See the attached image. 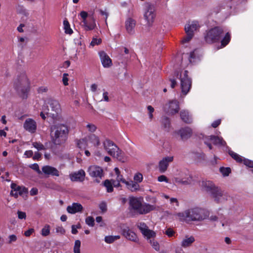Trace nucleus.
Returning <instances> with one entry per match:
<instances>
[{
	"mask_svg": "<svg viewBox=\"0 0 253 253\" xmlns=\"http://www.w3.org/2000/svg\"><path fill=\"white\" fill-rule=\"evenodd\" d=\"M103 185L106 188L107 192L111 193L113 191V183L111 180L106 179L103 183Z\"/></svg>",
	"mask_w": 253,
	"mask_h": 253,
	"instance_id": "obj_31",
	"label": "nucleus"
},
{
	"mask_svg": "<svg viewBox=\"0 0 253 253\" xmlns=\"http://www.w3.org/2000/svg\"><path fill=\"white\" fill-rule=\"evenodd\" d=\"M209 139L213 141L214 145H220L221 146H224L226 144L225 141H224L222 138H220L217 136L210 135L208 136Z\"/></svg>",
	"mask_w": 253,
	"mask_h": 253,
	"instance_id": "obj_26",
	"label": "nucleus"
},
{
	"mask_svg": "<svg viewBox=\"0 0 253 253\" xmlns=\"http://www.w3.org/2000/svg\"><path fill=\"white\" fill-rule=\"evenodd\" d=\"M88 172L91 176L95 177V166H90L88 168Z\"/></svg>",
	"mask_w": 253,
	"mask_h": 253,
	"instance_id": "obj_53",
	"label": "nucleus"
},
{
	"mask_svg": "<svg viewBox=\"0 0 253 253\" xmlns=\"http://www.w3.org/2000/svg\"><path fill=\"white\" fill-rule=\"evenodd\" d=\"M181 120L186 124H190L192 122L191 117L189 116L188 112L183 110L180 112Z\"/></svg>",
	"mask_w": 253,
	"mask_h": 253,
	"instance_id": "obj_28",
	"label": "nucleus"
},
{
	"mask_svg": "<svg viewBox=\"0 0 253 253\" xmlns=\"http://www.w3.org/2000/svg\"><path fill=\"white\" fill-rule=\"evenodd\" d=\"M155 7L153 4L147 3L145 6V12L144 15L145 19L147 21L148 27H151L155 17Z\"/></svg>",
	"mask_w": 253,
	"mask_h": 253,
	"instance_id": "obj_10",
	"label": "nucleus"
},
{
	"mask_svg": "<svg viewBox=\"0 0 253 253\" xmlns=\"http://www.w3.org/2000/svg\"><path fill=\"white\" fill-rule=\"evenodd\" d=\"M229 154L233 159L236 160L237 162L242 163L243 162V159L242 157L237 153L234 152L233 151H229Z\"/></svg>",
	"mask_w": 253,
	"mask_h": 253,
	"instance_id": "obj_36",
	"label": "nucleus"
},
{
	"mask_svg": "<svg viewBox=\"0 0 253 253\" xmlns=\"http://www.w3.org/2000/svg\"><path fill=\"white\" fill-rule=\"evenodd\" d=\"M98 54L103 66L104 68H109L112 65V59L104 51L99 52Z\"/></svg>",
	"mask_w": 253,
	"mask_h": 253,
	"instance_id": "obj_14",
	"label": "nucleus"
},
{
	"mask_svg": "<svg viewBox=\"0 0 253 253\" xmlns=\"http://www.w3.org/2000/svg\"><path fill=\"white\" fill-rule=\"evenodd\" d=\"M42 170L45 174H51L56 176L59 175V171L56 168L49 166H43L42 168Z\"/></svg>",
	"mask_w": 253,
	"mask_h": 253,
	"instance_id": "obj_21",
	"label": "nucleus"
},
{
	"mask_svg": "<svg viewBox=\"0 0 253 253\" xmlns=\"http://www.w3.org/2000/svg\"><path fill=\"white\" fill-rule=\"evenodd\" d=\"M133 179L134 181L136 183H140L143 179L142 174L141 173L138 172L134 175Z\"/></svg>",
	"mask_w": 253,
	"mask_h": 253,
	"instance_id": "obj_47",
	"label": "nucleus"
},
{
	"mask_svg": "<svg viewBox=\"0 0 253 253\" xmlns=\"http://www.w3.org/2000/svg\"><path fill=\"white\" fill-rule=\"evenodd\" d=\"M98 12L100 15L104 17V19L105 21L106 24H107V19L109 15V13L107 10V9H105L104 10L100 9L98 10Z\"/></svg>",
	"mask_w": 253,
	"mask_h": 253,
	"instance_id": "obj_43",
	"label": "nucleus"
},
{
	"mask_svg": "<svg viewBox=\"0 0 253 253\" xmlns=\"http://www.w3.org/2000/svg\"><path fill=\"white\" fill-rule=\"evenodd\" d=\"M81 241L79 240H77L75 242V245L74 247V253H80Z\"/></svg>",
	"mask_w": 253,
	"mask_h": 253,
	"instance_id": "obj_44",
	"label": "nucleus"
},
{
	"mask_svg": "<svg viewBox=\"0 0 253 253\" xmlns=\"http://www.w3.org/2000/svg\"><path fill=\"white\" fill-rule=\"evenodd\" d=\"M169 237H172L175 232L172 229H171V228H168L166 231H165V233Z\"/></svg>",
	"mask_w": 253,
	"mask_h": 253,
	"instance_id": "obj_51",
	"label": "nucleus"
},
{
	"mask_svg": "<svg viewBox=\"0 0 253 253\" xmlns=\"http://www.w3.org/2000/svg\"><path fill=\"white\" fill-rule=\"evenodd\" d=\"M68 76V74L67 73H64L63 74L62 81H63V84L64 85H68V79L67 77Z\"/></svg>",
	"mask_w": 253,
	"mask_h": 253,
	"instance_id": "obj_59",
	"label": "nucleus"
},
{
	"mask_svg": "<svg viewBox=\"0 0 253 253\" xmlns=\"http://www.w3.org/2000/svg\"><path fill=\"white\" fill-rule=\"evenodd\" d=\"M34 232V229L33 228L29 229L25 232L24 235L26 237H29Z\"/></svg>",
	"mask_w": 253,
	"mask_h": 253,
	"instance_id": "obj_62",
	"label": "nucleus"
},
{
	"mask_svg": "<svg viewBox=\"0 0 253 253\" xmlns=\"http://www.w3.org/2000/svg\"><path fill=\"white\" fill-rule=\"evenodd\" d=\"M192 177L189 176L186 179H180L178 178H176L175 179V181L177 183H180L184 185H188L190 184L191 183Z\"/></svg>",
	"mask_w": 253,
	"mask_h": 253,
	"instance_id": "obj_34",
	"label": "nucleus"
},
{
	"mask_svg": "<svg viewBox=\"0 0 253 253\" xmlns=\"http://www.w3.org/2000/svg\"><path fill=\"white\" fill-rule=\"evenodd\" d=\"M119 227L121 229L122 235L127 240L137 243L139 239L136 233L130 229L126 224L121 223Z\"/></svg>",
	"mask_w": 253,
	"mask_h": 253,
	"instance_id": "obj_9",
	"label": "nucleus"
},
{
	"mask_svg": "<svg viewBox=\"0 0 253 253\" xmlns=\"http://www.w3.org/2000/svg\"><path fill=\"white\" fill-rule=\"evenodd\" d=\"M158 180L159 182L165 181L166 182H168L169 179L165 175H162L158 177Z\"/></svg>",
	"mask_w": 253,
	"mask_h": 253,
	"instance_id": "obj_57",
	"label": "nucleus"
},
{
	"mask_svg": "<svg viewBox=\"0 0 253 253\" xmlns=\"http://www.w3.org/2000/svg\"><path fill=\"white\" fill-rule=\"evenodd\" d=\"M120 148L116 145V144H115V146H113L112 147V148H110L107 152L110 156L114 157L116 156L117 151Z\"/></svg>",
	"mask_w": 253,
	"mask_h": 253,
	"instance_id": "obj_40",
	"label": "nucleus"
},
{
	"mask_svg": "<svg viewBox=\"0 0 253 253\" xmlns=\"http://www.w3.org/2000/svg\"><path fill=\"white\" fill-rule=\"evenodd\" d=\"M223 34L222 28L220 27H215L206 32L204 39L206 42L212 43L218 42Z\"/></svg>",
	"mask_w": 253,
	"mask_h": 253,
	"instance_id": "obj_5",
	"label": "nucleus"
},
{
	"mask_svg": "<svg viewBox=\"0 0 253 253\" xmlns=\"http://www.w3.org/2000/svg\"><path fill=\"white\" fill-rule=\"evenodd\" d=\"M199 27V25L197 21H193L191 24H188L185 27V31H187L188 30V32L194 34V32L196 31Z\"/></svg>",
	"mask_w": 253,
	"mask_h": 253,
	"instance_id": "obj_25",
	"label": "nucleus"
},
{
	"mask_svg": "<svg viewBox=\"0 0 253 253\" xmlns=\"http://www.w3.org/2000/svg\"><path fill=\"white\" fill-rule=\"evenodd\" d=\"M104 176L103 169L98 166H96V177H99L101 178Z\"/></svg>",
	"mask_w": 253,
	"mask_h": 253,
	"instance_id": "obj_45",
	"label": "nucleus"
},
{
	"mask_svg": "<svg viewBox=\"0 0 253 253\" xmlns=\"http://www.w3.org/2000/svg\"><path fill=\"white\" fill-rule=\"evenodd\" d=\"M74 41L76 44L82 45L81 37L80 35H78L77 38H75Z\"/></svg>",
	"mask_w": 253,
	"mask_h": 253,
	"instance_id": "obj_56",
	"label": "nucleus"
},
{
	"mask_svg": "<svg viewBox=\"0 0 253 253\" xmlns=\"http://www.w3.org/2000/svg\"><path fill=\"white\" fill-rule=\"evenodd\" d=\"M30 83L25 73H21L14 81V88L23 98L27 97Z\"/></svg>",
	"mask_w": 253,
	"mask_h": 253,
	"instance_id": "obj_4",
	"label": "nucleus"
},
{
	"mask_svg": "<svg viewBox=\"0 0 253 253\" xmlns=\"http://www.w3.org/2000/svg\"><path fill=\"white\" fill-rule=\"evenodd\" d=\"M111 181L113 183V186H114L115 187H119L121 186L120 182H121V181H117L116 180L112 179Z\"/></svg>",
	"mask_w": 253,
	"mask_h": 253,
	"instance_id": "obj_63",
	"label": "nucleus"
},
{
	"mask_svg": "<svg viewBox=\"0 0 253 253\" xmlns=\"http://www.w3.org/2000/svg\"><path fill=\"white\" fill-rule=\"evenodd\" d=\"M113 157L116 158L118 161L123 163L126 162L127 160V158L125 156L124 152L120 149L117 151L116 156Z\"/></svg>",
	"mask_w": 253,
	"mask_h": 253,
	"instance_id": "obj_30",
	"label": "nucleus"
},
{
	"mask_svg": "<svg viewBox=\"0 0 253 253\" xmlns=\"http://www.w3.org/2000/svg\"><path fill=\"white\" fill-rule=\"evenodd\" d=\"M12 189L10 192V195L15 198H17L18 195L22 196L23 198L27 197L28 193V189L25 187H21L17 185L16 183H12L11 184Z\"/></svg>",
	"mask_w": 253,
	"mask_h": 253,
	"instance_id": "obj_11",
	"label": "nucleus"
},
{
	"mask_svg": "<svg viewBox=\"0 0 253 253\" xmlns=\"http://www.w3.org/2000/svg\"><path fill=\"white\" fill-rule=\"evenodd\" d=\"M56 231L57 233H60L61 234H64L65 233V230L62 226H58L56 228Z\"/></svg>",
	"mask_w": 253,
	"mask_h": 253,
	"instance_id": "obj_60",
	"label": "nucleus"
},
{
	"mask_svg": "<svg viewBox=\"0 0 253 253\" xmlns=\"http://www.w3.org/2000/svg\"><path fill=\"white\" fill-rule=\"evenodd\" d=\"M149 242L154 250H155L156 251H160V245L157 241L153 239L152 240H150Z\"/></svg>",
	"mask_w": 253,
	"mask_h": 253,
	"instance_id": "obj_41",
	"label": "nucleus"
},
{
	"mask_svg": "<svg viewBox=\"0 0 253 253\" xmlns=\"http://www.w3.org/2000/svg\"><path fill=\"white\" fill-rule=\"evenodd\" d=\"M103 146L104 149L108 152L110 148L115 146V143L112 141L107 139L103 142Z\"/></svg>",
	"mask_w": 253,
	"mask_h": 253,
	"instance_id": "obj_35",
	"label": "nucleus"
},
{
	"mask_svg": "<svg viewBox=\"0 0 253 253\" xmlns=\"http://www.w3.org/2000/svg\"><path fill=\"white\" fill-rule=\"evenodd\" d=\"M121 237L120 235H116V236H106L105 237L104 241L107 244H112L115 241L120 239Z\"/></svg>",
	"mask_w": 253,
	"mask_h": 253,
	"instance_id": "obj_32",
	"label": "nucleus"
},
{
	"mask_svg": "<svg viewBox=\"0 0 253 253\" xmlns=\"http://www.w3.org/2000/svg\"><path fill=\"white\" fill-rule=\"evenodd\" d=\"M179 217L182 218L187 222L191 221H201L206 219L208 214L204 210L194 208L185 211L184 212L177 214Z\"/></svg>",
	"mask_w": 253,
	"mask_h": 253,
	"instance_id": "obj_3",
	"label": "nucleus"
},
{
	"mask_svg": "<svg viewBox=\"0 0 253 253\" xmlns=\"http://www.w3.org/2000/svg\"><path fill=\"white\" fill-rule=\"evenodd\" d=\"M179 110V103L176 100H172L169 102V110L168 113L171 115H174L178 112Z\"/></svg>",
	"mask_w": 253,
	"mask_h": 253,
	"instance_id": "obj_18",
	"label": "nucleus"
},
{
	"mask_svg": "<svg viewBox=\"0 0 253 253\" xmlns=\"http://www.w3.org/2000/svg\"><path fill=\"white\" fill-rule=\"evenodd\" d=\"M18 217L19 219H25L26 217V214L25 212H23L21 211H18L17 212Z\"/></svg>",
	"mask_w": 253,
	"mask_h": 253,
	"instance_id": "obj_55",
	"label": "nucleus"
},
{
	"mask_svg": "<svg viewBox=\"0 0 253 253\" xmlns=\"http://www.w3.org/2000/svg\"><path fill=\"white\" fill-rule=\"evenodd\" d=\"M51 141L55 145L64 144L68 137L69 130L68 127L63 124L53 125L50 127Z\"/></svg>",
	"mask_w": 253,
	"mask_h": 253,
	"instance_id": "obj_1",
	"label": "nucleus"
},
{
	"mask_svg": "<svg viewBox=\"0 0 253 253\" xmlns=\"http://www.w3.org/2000/svg\"><path fill=\"white\" fill-rule=\"evenodd\" d=\"M185 33L186 34V36L185 37H184L183 40H182V42L183 43H186L189 42L194 36V34H192L190 32H188V30L185 31Z\"/></svg>",
	"mask_w": 253,
	"mask_h": 253,
	"instance_id": "obj_37",
	"label": "nucleus"
},
{
	"mask_svg": "<svg viewBox=\"0 0 253 253\" xmlns=\"http://www.w3.org/2000/svg\"><path fill=\"white\" fill-rule=\"evenodd\" d=\"M173 157H166L163 158L159 163V169L160 172H165L169 165V163L172 162Z\"/></svg>",
	"mask_w": 253,
	"mask_h": 253,
	"instance_id": "obj_15",
	"label": "nucleus"
},
{
	"mask_svg": "<svg viewBox=\"0 0 253 253\" xmlns=\"http://www.w3.org/2000/svg\"><path fill=\"white\" fill-rule=\"evenodd\" d=\"M137 228L140 230L142 234L148 240H152L156 236V233L153 230L148 228L146 224L144 222H139L136 225Z\"/></svg>",
	"mask_w": 253,
	"mask_h": 253,
	"instance_id": "obj_12",
	"label": "nucleus"
},
{
	"mask_svg": "<svg viewBox=\"0 0 253 253\" xmlns=\"http://www.w3.org/2000/svg\"><path fill=\"white\" fill-rule=\"evenodd\" d=\"M65 32L66 34H71L73 33L72 30L70 28L69 23L67 20H64L63 22Z\"/></svg>",
	"mask_w": 253,
	"mask_h": 253,
	"instance_id": "obj_38",
	"label": "nucleus"
},
{
	"mask_svg": "<svg viewBox=\"0 0 253 253\" xmlns=\"http://www.w3.org/2000/svg\"><path fill=\"white\" fill-rule=\"evenodd\" d=\"M161 124L164 130L166 132H169L171 126L169 119L168 117L163 116L161 118Z\"/></svg>",
	"mask_w": 253,
	"mask_h": 253,
	"instance_id": "obj_23",
	"label": "nucleus"
},
{
	"mask_svg": "<svg viewBox=\"0 0 253 253\" xmlns=\"http://www.w3.org/2000/svg\"><path fill=\"white\" fill-rule=\"evenodd\" d=\"M220 123H221V120L220 119L214 121L211 124V126L213 128H216L220 124Z\"/></svg>",
	"mask_w": 253,
	"mask_h": 253,
	"instance_id": "obj_61",
	"label": "nucleus"
},
{
	"mask_svg": "<svg viewBox=\"0 0 253 253\" xmlns=\"http://www.w3.org/2000/svg\"><path fill=\"white\" fill-rule=\"evenodd\" d=\"M194 241L195 238L193 236H190V237L186 236L185 238L182 241L181 245L183 248H186L190 246Z\"/></svg>",
	"mask_w": 253,
	"mask_h": 253,
	"instance_id": "obj_29",
	"label": "nucleus"
},
{
	"mask_svg": "<svg viewBox=\"0 0 253 253\" xmlns=\"http://www.w3.org/2000/svg\"><path fill=\"white\" fill-rule=\"evenodd\" d=\"M175 133L179 135L181 140H185L190 138L192 134V130L189 127L181 128L178 131H175Z\"/></svg>",
	"mask_w": 253,
	"mask_h": 253,
	"instance_id": "obj_13",
	"label": "nucleus"
},
{
	"mask_svg": "<svg viewBox=\"0 0 253 253\" xmlns=\"http://www.w3.org/2000/svg\"><path fill=\"white\" fill-rule=\"evenodd\" d=\"M125 26L126 30L129 35H133L134 33V28L136 25V21L131 18H128L126 21Z\"/></svg>",
	"mask_w": 253,
	"mask_h": 253,
	"instance_id": "obj_17",
	"label": "nucleus"
},
{
	"mask_svg": "<svg viewBox=\"0 0 253 253\" xmlns=\"http://www.w3.org/2000/svg\"><path fill=\"white\" fill-rule=\"evenodd\" d=\"M24 127L26 130L34 133L37 129V123L32 119H27L24 123Z\"/></svg>",
	"mask_w": 253,
	"mask_h": 253,
	"instance_id": "obj_16",
	"label": "nucleus"
},
{
	"mask_svg": "<svg viewBox=\"0 0 253 253\" xmlns=\"http://www.w3.org/2000/svg\"><path fill=\"white\" fill-rule=\"evenodd\" d=\"M80 15L83 19L82 25L86 31L91 30L95 28V19L93 12L87 13L86 11H82Z\"/></svg>",
	"mask_w": 253,
	"mask_h": 253,
	"instance_id": "obj_8",
	"label": "nucleus"
},
{
	"mask_svg": "<svg viewBox=\"0 0 253 253\" xmlns=\"http://www.w3.org/2000/svg\"><path fill=\"white\" fill-rule=\"evenodd\" d=\"M231 37L230 34L228 32L226 33L223 39L221 41V46L223 47L228 44L230 41Z\"/></svg>",
	"mask_w": 253,
	"mask_h": 253,
	"instance_id": "obj_33",
	"label": "nucleus"
},
{
	"mask_svg": "<svg viewBox=\"0 0 253 253\" xmlns=\"http://www.w3.org/2000/svg\"><path fill=\"white\" fill-rule=\"evenodd\" d=\"M124 183L126 184L127 188L132 192L136 191L139 188V184L134 181H127L126 180V183Z\"/></svg>",
	"mask_w": 253,
	"mask_h": 253,
	"instance_id": "obj_27",
	"label": "nucleus"
},
{
	"mask_svg": "<svg viewBox=\"0 0 253 253\" xmlns=\"http://www.w3.org/2000/svg\"><path fill=\"white\" fill-rule=\"evenodd\" d=\"M200 185L202 190L210 195L216 203H219L221 202L224 192L220 188L216 186L212 181L209 180H203Z\"/></svg>",
	"mask_w": 253,
	"mask_h": 253,
	"instance_id": "obj_2",
	"label": "nucleus"
},
{
	"mask_svg": "<svg viewBox=\"0 0 253 253\" xmlns=\"http://www.w3.org/2000/svg\"><path fill=\"white\" fill-rule=\"evenodd\" d=\"M85 173L84 170H80L77 173H74L70 175L71 179L73 181H82L84 179Z\"/></svg>",
	"mask_w": 253,
	"mask_h": 253,
	"instance_id": "obj_22",
	"label": "nucleus"
},
{
	"mask_svg": "<svg viewBox=\"0 0 253 253\" xmlns=\"http://www.w3.org/2000/svg\"><path fill=\"white\" fill-rule=\"evenodd\" d=\"M155 209V206L154 205H151L149 204H142L139 213L141 214H146L153 211Z\"/></svg>",
	"mask_w": 253,
	"mask_h": 253,
	"instance_id": "obj_24",
	"label": "nucleus"
},
{
	"mask_svg": "<svg viewBox=\"0 0 253 253\" xmlns=\"http://www.w3.org/2000/svg\"><path fill=\"white\" fill-rule=\"evenodd\" d=\"M85 223L90 226L93 227L94 225V219L92 216H87L85 218Z\"/></svg>",
	"mask_w": 253,
	"mask_h": 253,
	"instance_id": "obj_46",
	"label": "nucleus"
},
{
	"mask_svg": "<svg viewBox=\"0 0 253 253\" xmlns=\"http://www.w3.org/2000/svg\"><path fill=\"white\" fill-rule=\"evenodd\" d=\"M243 163L246 166L253 168V161L250 160L249 159H244L243 160Z\"/></svg>",
	"mask_w": 253,
	"mask_h": 253,
	"instance_id": "obj_49",
	"label": "nucleus"
},
{
	"mask_svg": "<svg viewBox=\"0 0 253 253\" xmlns=\"http://www.w3.org/2000/svg\"><path fill=\"white\" fill-rule=\"evenodd\" d=\"M220 172L222 174V175L224 176H227L231 173V170L229 167H221L219 169Z\"/></svg>",
	"mask_w": 253,
	"mask_h": 253,
	"instance_id": "obj_39",
	"label": "nucleus"
},
{
	"mask_svg": "<svg viewBox=\"0 0 253 253\" xmlns=\"http://www.w3.org/2000/svg\"><path fill=\"white\" fill-rule=\"evenodd\" d=\"M29 167L30 168H31L32 169L36 170L38 173H41V171L39 169V165L35 163V164H32L30 166H29Z\"/></svg>",
	"mask_w": 253,
	"mask_h": 253,
	"instance_id": "obj_52",
	"label": "nucleus"
},
{
	"mask_svg": "<svg viewBox=\"0 0 253 253\" xmlns=\"http://www.w3.org/2000/svg\"><path fill=\"white\" fill-rule=\"evenodd\" d=\"M83 210L82 205L78 203H74L71 206H68L67 208V211L71 214H74L78 212H81Z\"/></svg>",
	"mask_w": 253,
	"mask_h": 253,
	"instance_id": "obj_20",
	"label": "nucleus"
},
{
	"mask_svg": "<svg viewBox=\"0 0 253 253\" xmlns=\"http://www.w3.org/2000/svg\"><path fill=\"white\" fill-rule=\"evenodd\" d=\"M129 204L131 209L136 211L139 213L142 203L137 198L134 197H130Z\"/></svg>",
	"mask_w": 253,
	"mask_h": 253,
	"instance_id": "obj_19",
	"label": "nucleus"
},
{
	"mask_svg": "<svg viewBox=\"0 0 253 253\" xmlns=\"http://www.w3.org/2000/svg\"><path fill=\"white\" fill-rule=\"evenodd\" d=\"M96 222L100 223V226L103 227L105 226V223L102 221V217L101 216L96 217Z\"/></svg>",
	"mask_w": 253,
	"mask_h": 253,
	"instance_id": "obj_58",
	"label": "nucleus"
},
{
	"mask_svg": "<svg viewBox=\"0 0 253 253\" xmlns=\"http://www.w3.org/2000/svg\"><path fill=\"white\" fill-rule=\"evenodd\" d=\"M33 146L38 150H44L45 147L43 144L40 142H35L33 143Z\"/></svg>",
	"mask_w": 253,
	"mask_h": 253,
	"instance_id": "obj_48",
	"label": "nucleus"
},
{
	"mask_svg": "<svg viewBox=\"0 0 253 253\" xmlns=\"http://www.w3.org/2000/svg\"><path fill=\"white\" fill-rule=\"evenodd\" d=\"M50 233V226L46 224L44 227L42 229V235L43 236H47Z\"/></svg>",
	"mask_w": 253,
	"mask_h": 253,
	"instance_id": "obj_42",
	"label": "nucleus"
},
{
	"mask_svg": "<svg viewBox=\"0 0 253 253\" xmlns=\"http://www.w3.org/2000/svg\"><path fill=\"white\" fill-rule=\"evenodd\" d=\"M48 105L44 106L43 110L48 117L55 119L60 111V106L59 102L55 100H50L48 102Z\"/></svg>",
	"mask_w": 253,
	"mask_h": 253,
	"instance_id": "obj_7",
	"label": "nucleus"
},
{
	"mask_svg": "<svg viewBox=\"0 0 253 253\" xmlns=\"http://www.w3.org/2000/svg\"><path fill=\"white\" fill-rule=\"evenodd\" d=\"M188 71L185 70L183 76L180 73L179 75V72L176 71L174 72V76L176 78H179L180 80V86L181 92L184 95H186L189 91L192 85V81L191 78H189L188 75Z\"/></svg>",
	"mask_w": 253,
	"mask_h": 253,
	"instance_id": "obj_6",
	"label": "nucleus"
},
{
	"mask_svg": "<svg viewBox=\"0 0 253 253\" xmlns=\"http://www.w3.org/2000/svg\"><path fill=\"white\" fill-rule=\"evenodd\" d=\"M99 207L102 213H104L107 211V205L105 202H102L99 204Z\"/></svg>",
	"mask_w": 253,
	"mask_h": 253,
	"instance_id": "obj_50",
	"label": "nucleus"
},
{
	"mask_svg": "<svg viewBox=\"0 0 253 253\" xmlns=\"http://www.w3.org/2000/svg\"><path fill=\"white\" fill-rule=\"evenodd\" d=\"M47 88L45 87H40L38 88V91L39 93L45 92L47 91Z\"/></svg>",
	"mask_w": 253,
	"mask_h": 253,
	"instance_id": "obj_64",
	"label": "nucleus"
},
{
	"mask_svg": "<svg viewBox=\"0 0 253 253\" xmlns=\"http://www.w3.org/2000/svg\"><path fill=\"white\" fill-rule=\"evenodd\" d=\"M9 240L7 244H11L12 242H15L17 240V237L15 235H11L8 237Z\"/></svg>",
	"mask_w": 253,
	"mask_h": 253,
	"instance_id": "obj_54",
	"label": "nucleus"
}]
</instances>
